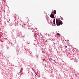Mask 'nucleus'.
Returning a JSON list of instances; mask_svg holds the SVG:
<instances>
[{
  "label": "nucleus",
  "mask_w": 79,
  "mask_h": 79,
  "mask_svg": "<svg viewBox=\"0 0 79 79\" xmlns=\"http://www.w3.org/2000/svg\"><path fill=\"white\" fill-rule=\"evenodd\" d=\"M15 26H18V23L21 22V20H19L18 21L15 20Z\"/></svg>",
  "instance_id": "nucleus-2"
},
{
  "label": "nucleus",
  "mask_w": 79,
  "mask_h": 79,
  "mask_svg": "<svg viewBox=\"0 0 79 79\" xmlns=\"http://www.w3.org/2000/svg\"><path fill=\"white\" fill-rule=\"evenodd\" d=\"M54 16H55L53 14H51L50 15V17L51 18H54Z\"/></svg>",
  "instance_id": "nucleus-3"
},
{
  "label": "nucleus",
  "mask_w": 79,
  "mask_h": 79,
  "mask_svg": "<svg viewBox=\"0 0 79 79\" xmlns=\"http://www.w3.org/2000/svg\"><path fill=\"white\" fill-rule=\"evenodd\" d=\"M1 20H0V22H1Z\"/></svg>",
  "instance_id": "nucleus-17"
},
{
  "label": "nucleus",
  "mask_w": 79,
  "mask_h": 79,
  "mask_svg": "<svg viewBox=\"0 0 79 79\" xmlns=\"http://www.w3.org/2000/svg\"><path fill=\"white\" fill-rule=\"evenodd\" d=\"M20 73H21V74H22V73H23V71L22 70H20Z\"/></svg>",
  "instance_id": "nucleus-9"
},
{
  "label": "nucleus",
  "mask_w": 79,
  "mask_h": 79,
  "mask_svg": "<svg viewBox=\"0 0 79 79\" xmlns=\"http://www.w3.org/2000/svg\"><path fill=\"white\" fill-rule=\"evenodd\" d=\"M24 62H23V63H24Z\"/></svg>",
  "instance_id": "nucleus-23"
},
{
  "label": "nucleus",
  "mask_w": 79,
  "mask_h": 79,
  "mask_svg": "<svg viewBox=\"0 0 79 79\" xmlns=\"http://www.w3.org/2000/svg\"><path fill=\"white\" fill-rule=\"evenodd\" d=\"M37 59H38V58H37Z\"/></svg>",
  "instance_id": "nucleus-21"
},
{
  "label": "nucleus",
  "mask_w": 79,
  "mask_h": 79,
  "mask_svg": "<svg viewBox=\"0 0 79 79\" xmlns=\"http://www.w3.org/2000/svg\"><path fill=\"white\" fill-rule=\"evenodd\" d=\"M57 35H59V36H60V33H57Z\"/></svg>",
  "instance_id": "nucleus-8"
},
{
  "label": "nucleus",
  "mask_w": 79,
  "mask_h": 79,
  "mask_svg": "<svg viewBox=\"0 0 79 79\" xmlns=\"http://www.w3.org/2000/svg\"><path fill=\"white\" fill-rule=\"evenodd\" d=\"M54 26V25H52V26Z\"/></svg>",
  "instance_id": "nucleus-18"
},
{
  "label": "nucleus",
  "mask_w": 79,
  "mask_h": 79,
  "mask_svg": "<svg viewBox=\"0 0 79 79\" xmlns=\"http://www.w3.org/2000/svg\"><path fill=\"white\" fill-rule=\"evenodd\" d=\"M56 24L57 25V26H59V25H60V24H63V22H62V21H58V20H56Z\"/></svg>",
  "instance_id": "nucleus-1"
},
{
  "label": "nucleus",
  "mask_w": 79,
  "mask_h": 79,
  "mask_svg": "<svg viewBox=\"0 0 79 79\" xmlns=\"http://www.w3.org/2000/svg\"><path fill=\"white\" fill-rule=\"evenodd\" d=\"M24 64H25V63H24Z\"/></svg>",
  "instance_id": "nucleus-22"
},
{
  "label": "nucleus",
  "mask_w": 79,
  "mask_h": 79,
  "mask_svg": "<svg viewBox=\"0 0 79 79\" xmlns=\"http://www.w3.org/2000/svg\"><path fill=\"white\" fill-rule=\"evenodd\" d=\"M33 35H34V36L35 35H34V34H33Z\"/></svg>",
  "instance_id": "nucleus-15"
},
{
  "label": "nucleus",
  "mask_w": 79,
  "mask_h": 79,
  "mask_svg": "<svg viewBox=\"0 0 79 79\" xmlns=\"http://www.w3.org/2000/svg\"><path fill=\"white\" fill-rule=\"evenodd\" d=\"M30 54H31V52H30Z\"/></svg>",
  "instance_id": "nucleus-16"
},
{
  "label": "nucleus",
  "mask_w": 79,
  "mask_h": 79,
  "mask_svg": "<svg viewBox=\"0 0 79 79\" xmlns=\"http://www.w3.org/2000/svg\"><path fill=\"white\" fill-rule=\"evenodd\" d=\"M22 69H22V68H21V70H22Z\"/></svg>",
  "instance_id": "nucleus-13"
},
{
  "label": "nucleus",
  "mask_w": 79,
  "mask_h": 79,
  "mask_svg": "<svg viewBox=\"0 0 79 79\" xmlns=\"http://www.w3.org/2000/svg\"><path fill=\"white\" fill-rule=\"evenodd\" d=\"M53 23L54 25L55 26L56 24H55V20H53Z\"/></svg>",
  "instance_id": "nucleus-5"
},
{
  "label": "nucleus",
  "mask_w": 79,
  "mask_h": 79,
  "mask_svg": "<svg viewBox=\"0 0 79 79\" xmlns=\"http://www.w3.org/2000/svg\"><path fill=\"white\" fill-rule=\"evenodd\" d=\"M28 44H29V43H28Z\"/></svg>",
  "instance_id": "nucleus-20"
},
{
  "label": "nucleus",
  "mask_w": 79,
  "mask_h": 79,
  "mask_svg": "<svg viewBox=\"0 0 79 79\" xmlns=\"http://www.w3.org/2000/svg\"><path fill=\"white\" fill-rule=\"evenodd\" d=\"M67 47H67V46H65V48H67Z\"/></svg>",
  "instance_id": "nucleus-12"
},
{
  "label": "nucleus",
  "mask_w": 79,
  "mask_h": 79,
  "mask_svg": "<svg viewBox=\"0 0 79 79\" xmlns=\"http://www.w3.org/2000/svg\"><path fill=\"white\" fill-rule=\"evenodd\" d=\"M56 20H57V19H56Z\"/></svg>",
  "instance_id": "nucleus-19"
},
{
  "label": "nucleus",
  "mask_w": 79,
  "mask_h": 79,
  "mask_svg": "<svg viewBox=\"0 0 79 79\" xmlns=\"http://www.w3.org/2000/svg\"><path fill=\"white\" fill-rule=\"evenodd\" d=\"M18 33L17 34H19H19H20V33H19V32L18 31Z\"/></svg>",
  "instance_id": "nucleus-10"
},
{
  "label": "nucleus",
  "mask_w": 79,
  "mask_h": 79,
  "mask_svg": "<svg viewBox=\"0 0 79 79\" xmlns=\"http://www.w3.org/2000/svg\"><path fill=\"white\" fill-rule=\"evenodd\" d=\"M14 30L12 29V31H11V32H14Z\"/></svg>",
  "instance_id": "nucleus-11"
},
{
  "label": "nucleus",
  "mask_w": 79,
  "mask_h": 79,
  "mask_svg": "<svg viewBox=\"0 0 79 79\" xmlns=\"http://www.w3.org/2000/svg\"><path fill=\"white\" fill-rule=\"evenodd\" d=\"M53 20H55V19H53Z\"/></svg>",
  "instance_id": "nucleus-14"
},
{
  "label": "nucleus",
  "mask_w": 79,
  "mask_h": 79,
  "mask_svg": "<svg viewBox=\"0 0 79 79\" xmlns=\"http://www.w3.org/2000/svg\"><path fill=\"white\" fill-rule=\"evenodd\" d=\"M51 21H52V20H48V23H49V24H50V23H51Z\"/></svg>",
  "instance_id": "nucleus-6"
},
{
  "label": "nucleus",
  "mask_w": 79,
  "mask_h": 79,
  "mask_svg": "<svg viewBox=\"0 0 79 79\" xmlns=\"http://www.w3.org/2000/svg\"><path fill=\"white\" fill-rule=\"evenodd\" d=\"M52 13H53V14H56V10H54V11H52Z\"/></svg>",
  "instance_id": "nucleus-4"
},
{
  "label": "nucleus",
  "mask_w": 79,
  "mask_h": 79,
  "mask_svg": "<svg viewBox=\"0 0 79 79\" xmlns=\"http://www.w3.org/2000/svg\"><path fill=\"white\" fill-rule=\"evenodd\" d=\"M22 27H23L25 28V27H26V25H25V24H23V25H22Z\"/></svg>",
  "instance_id": "nucleus-7"
}]
</instances>
